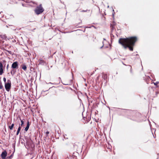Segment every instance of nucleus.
<instances>
[{"mask_svg":"<svg viewBox=\"0 0 159 159\" xmlns=\"http://www.w3.org/2000/svg\"><path fill=\"white\" fill-rule=\"evenodd\" d=\"M138 40L136 36H133L126 38H120L119 43L125 49L128 48L130 51H133L134 47Z\"/></svg>","mask_w":159,"mask_h":159,"instance_id":"nucleus-1","label":"nucleus"},{"mask_svg":"<svg viewBox=\"0 0 159 159\" xmlns=\"http://www.w3.org/2000/svg\"><path fill=\"white\" fill-rule=\"evenodd\" d=\"M44 11V10L42 7V5L40 4L36 7L34 11L36 14L39 15L42 13Z\"/></svg>","mask_w":159,"mask_h":159,"instance_id":"nucleus-2","label":"nucleus"},{"mask_svg":"<svg viewBox=\"0 0 159 159\" xmlns=\"http://www.w3.org/2000/svg\"><path fill=\"white\" fill-rule=\"evenodd\" d=\"M5 87L6 90L7 91H9L11 87V83L10 80H7V83H5Z\"/></svg>","mask_w":159,"mask_h":159,"instance_id":"nucleus-3","label":"nucleus"},{"mask_svg":"<svg viewBox=\"0 0 159 159\" xmlns=\"http://www.w3.org/2000/svg\"><path fill=\"white\" fill-rule=\"evenodd\" d=\"M11 67L13 69H17L18 68V63L17 61L14 62L12 64Z\"/></svg>","mask_w":159,"mask_h":159,"instance_id":"nucleus-4","label":"nucleus"},{"mask_svg":"<svg viewBox=\"0 0 159 159\" xmlns=\"http://www.w3.org/2000/svg\"><path fill=\"white\" fill-rule=\"evenodd\" d=\"M7 152L5 151L2 152L1 154V157L2 159H4L7 156Z\"/></svg>","mask_w":159,"mask_h":159,"instance_id":"nucleus-5","label":"nucleus"},{"mask_svg":"<svg viewBox=\"0 0 159 159\" xmlns=\"http://www.w3.org/2000/svg\"><path fill=\"white\" fill-rule=\"evenodd\" d=\"M39 65H43L46 63L45 61L42 58L39 59Z\"/></svg>","mask_w":159,"mask_h":159,"instance_id":"nucleus-6","label":"nucleus"},{"mask_svg":"<svg viewBox=\"0 0 159 159\" xmlns=\"http://www.w3.org/2000/svg\"><path fill=\"white\" fill-rule=\"evenodd\" d=\"M102 78L105 80H106L107 78V73H103L102 75Z\"/></svg>","mask_w":159,"mask_h":159,"instance_id":"nucleus-7","label":"nucleus"},{"mask_svg":"<svg viewBox=\"0 0 159 159\" xmlns=\"http://www.w3.org/2000/svg\"><path fill=\"white\" fill-rule=\"evenodd\" d=\"M3 65L1 62H0V75H2L3 73Z\"/></svg>","mask_w":159,"mask_h":159,"instance_id":"nucleus-8","label":"nucleus"},{"mask_svg":"<svg viewBox=\"0 0 159 159\" xmlns=\"http://www.w3.org/2000/svg\"><path fill=\"white\" fill-rule=\"evenodd\" d=\"M30 124L29 122V121H28L27 122V126L25 129V130L26 131H27L28 130V129L30 127Z\"/></svg>","mask_w":159,"mask_h":159,"instance_id":"nucleus-9","label":"nucleus"},{"mask_svg":"<svg viewBox=\"0 0 159 159\" xmlns=\"http://www.w3.org/2000/svg\"><path fill=\"white\" fill-rule=\"evenodd\" d=\"M71 83V81L70 80L69 82H64V83H63L65 85H69Z\"/></svg>","mask_w":159,"mask_h":159,"instance_id":"nucleus-10","label":"nucleus"},{"mask_svg":"<svg viewBox=\"0 0 159 159\" xmlns=\"http://www.w3.org/2000/svg\"><path fill=\"white\" fill-rule=\"evenodd\" d=\"M16 72V70H14V69H13L11 70V73L12 75H13Z\"/></svg>","mask_w":159,"mask_h":159,"instance_id":"nucleus-11","label":"nucleus"},{"mask_svg":"<svg viewBox=\"0 0 159 159\" xmlns=\"http://www.w3.org/2000/svg\"><path fill=\"white\" fill-rule=\"evenodd\" d=\"M22 68L25 71L27 69V67L25 65H22Z\"/></svg>","mask_w":159,"mask_h":159,"instance_id":"nucleus-12","label":"nucleus"},{"mask_svg":"<svg viewBox=\"0 0 159 159\" xmlns=\"http://www.w3.org/2000/svg\"><path fill=\"white\" fill-rule=\"evenodd\" d=\"M21 127L20 125L19 127H18V130H17V133H16V134L17 135L19 134V133L20 132V130L21 129Z\"/></svg>","mask_w":159,"mask_h":159,"instance_id":"nucleus-13","label":"nucleus"},{"mask_svg":"<svg viewBox=\"0 0 159 159\" xmlns=\"http://www.w3.org/2000/svg\"><path fill=\"white\" fill-rule=\"evenodd\" d=\"M14 124H12L11 126H9V129L11 130H12L14 127Z\"/></svg>","mask_w":159,"mask_h":159,"instance_id":"nucleus-14","label":"nucleus"},{"mask_svg":"<svg viewBox=\"0 0 159 159\" xmlns=\"http://www.w3.org/2000/svg\"><path fill=\"white\" fill-rule=\"evenodd\" d=\"M3 88V86L2 85L1 81H0V89H2Z\"/></svg>","mask_w":159,"mask_h":159,"instance_id":"nucleus-15","label":"nucleus"},{"mask_svg":"<svg viewBox=\"0 0 159 159\" xmlns=\"http://www.w3.org/2000/svg\"><path fill=\"white\" fill-rule=\"evenodd\" d=\"M20 119V120L21 121V124H20V125H21V126H23V125H24V121H23V120H21V119Z\"/></svg>","mask_w":159,"mask_h":159,"instance_id":"nucleus-16","label":"nucleus"},{"mask_svg":"<svg viewBox=\"0 0 159 159\" xmlns=\"http://www.w3.org/2000/svg\"><path fill=\"white\" fill-rule=\"evenodd\" d=\"M159 82L158 81H157L156 82H153V83L155 85H156L157 86V87L158 86H157V85L159 84Z\"/></svg>","mask_w":159,"mask_h":159,"instance_id":"nucleus-17","label":"nucleus"},{"mask_svg":"<svg viewBox=\"0 0 159 159\" xmlns=\"http://www.w3.org/2000/svg\"><path fill=\"white\" fill-rule=\"evenodd\" d=\"M87 11L88 10H87V9H86V10H81V11H80V12H85Z\"/></svg>","mask_w":159,"mask_h":159,"instance_id":"nucleus-18","label":"nucleus"},{"mask_svg":"<svg viewBox=\"0 0 159 159\" xmlns=\"http://www.w3.org/2000/svg\"><path fill=\"white\" fill-rule=\"evenodd\" d=\"M99 76H99H99H98L97 78H96V81H98H98H99V80H99Z\"/></svg>","mask_w":159,"mask_h":159,"instance_id":"nucleus-19","label":"nucleus"},{"mask_svg":"<svg viewBox=\"0 0 159 159\" xmlns=\"http://www.w3.org/2000/svg\"><path fill=\"white\" fill-rule=\"evenodd\" d=\"M49 131H47L46 132V136L47 137L48 135V134H49Z\"/></svg>","mask_w":159,"mask_h":159,"instance_id":"nucleus-20","label":"nucleus"},{"mask_svg":"<svg viewBox=\"0 0 159 159\" xmlns=\"http://www.w3.org/2000/svg\"><path fill=\"white\" fill-rule=\"evenodd\" d=\"M3 80L4 82H5V83H6V78L5 77H4L3 78Z\"/></svg>","mask_w":159,"mask_h":159,"instance_id":"nucleus-21","label":"nucleus"},{"mask_svg":"<svg viewBox=\"0 0 159 159\" xmlns=\"http://www.w3.org/2000/svg\"><path fill=\"white\" fill-rule=\"evenodd\" d=\"M114 25H112V24H111V27L112 29L114 28Z\"/></svg>","mask_w":159,"mask_h":159,"instance_id":"nucleus-22","label":"nucleus"},{"mask_svg":"<svg viewBox=\"0 0 159 159\" xmlns=\"http://www.w3.org/2000/svg\"><path fill=\"white\" fill-rule=\"evenodd\" d=\"M62 89H64V88L62 87H60V89H59L60 90L64 91V90H62Z\"/></svg>","mask_w":159,"mask_h":159,"instance_id":"nucleus-23","label":"nucleus"},{"mask_svg":"<svg viewBox=\"0 0 159 159\" xmlns=\"http://www.w3.org/2000/svg\"><path fill=\"white\" fill-rule=\"evenodd\" d=\"M6 51L7 52H8L9 53H10V54H11V51H9L6 50Z\"/></svg>","mask_w":159,"mask_h":159,"instance_id":"nucleus-24","label":"nucleus"},{"mask_svg":"<svg viewBox=\"0 0 159 159\" xmlns=\"http://www.w3.org/2000/svg\"><path fill=\"white\" fill-rule=\"evenodd\" d=\"M130 71H131V72H132V67L131 66L130 67Z\"/></svg>","mask_w":159,"mask_h":159,"instance_id":"nucleus-25","label":"nucleus"},{"mask_svg":"<svg viewBox=\"0 0 159 159\" xmlns=\"http://www.w3.org/2000/svg\"><path fill=\"white\" fill-rule=\"evenodd\" d=\"M66 80H68L67 79H66Z\"/></svg>","mask_w":159,"mask_h":159,"instance_id":"nucleus-26","label":"nucleus"}]
</instances>
